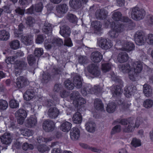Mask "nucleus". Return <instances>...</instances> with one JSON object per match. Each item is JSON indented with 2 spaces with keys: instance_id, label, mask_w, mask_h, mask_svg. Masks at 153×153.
Masks as SVG:
<instances>
[{
  "instance_id": "nucleus-60",
  "label": "nucleus",
  "mask_w": 153,
  "mask_h": 153,
  "mask_svg": "<svg viewBox=\"0 0 153 153\" xmlns=\"http://www.w3.org/2000/svg\"><path fill=\"white\" fill-rule=\"evenodd\" d=\"M43 7L42 4L41 2L36 4L34 7V11L37 12H41Z\"/></svg>"
},
{
  "instance_id": "nucleus-13",
  "label": "nucleus",
  "mask_w": 153,
  "mask_h": 153,
  "mask_svg": "<svg viewBox=\"0 0 153 153\" xmlns=\"http://www.w3.org/2000/svg\"><path fill=\"white\" fill-rule=\"evenodd\" d=\"M56 9L58 16L61 17L67 12L68 7L66 4H61L56 6Z\"/></svg>"
},
{
  "instance_id": "nucleus-48",
  "label": "nucleus",
  "mask_w": 153,
  "mask_h": 153,
  "mask_svg": "<svg viewBox=\"0 0 153 153\" xmlns=\"http://www.w3.org/2000/svg\"><path fill=\"white\" fill-rule=\"evenodd\" d=\"M91 25L94 28L95 30L100 31L101 30L102 25L100 22L94 21L92 22Z\"/></svg>"
},
{
  "instance_id": "nucleus-43",
  "label": "nucleus",
  "mask_w": 153,
  "mask_h": 153,
  "mask_svg": "<svg viewBox=\"0 0 153 153\" xmlns=\"http://www.w3.org/2000/svg\"><path fill=\"white\" fill-rule=\"evenodd\" d=\"M122 130V128L120 125V124L116 125L112 128L111 134L112 135L119 133Z\"/></svg>"
},
{
  "instance_id": "nucleus-4",
  "label": "nucleus",
  "mask_w": 153,
  "mask_h": 153,
  "mask_svg": "<svg viewBox=\"0 0 153 153\" xmlns=\"http://www.w3.org/2000/svg\"><path fill=\"white\" fill-rule=\"evenodd\" d=\"M131 17L134 20H140L144 18L145 15L144 10L137 7L131 8Z\"/></svg>"
},
{
  "instance_id": "nucleus-58",
  "label": "nucleus",
  "mask_w": 153,
  "mask_h": 153,
  "mask_svg": "<svg viewBox=\"0 0 153 153\" xmlns=\"http://www.w3.org/2000/svg\"><path fill=\"white\" fill-rule=\"evenodd\" d=\"M67 19L71 22L76 23L77 19L75 16L72 14H69L67 15Z\"/></svg>"
},
{
  "instance_id": "nucleus-21",
  "label": "nucleus",
  "mask_w": 153,
  "mask_h": 153,
  "mask_svg": "<svg viewBox=\"0 0 153 153\" xmlns=\"http://www.w3.org/2000/svg\"><path fill=\"white\" fill-rule=\"evenodd\" d=\"M80 136V131L76 127L73 128L70 132L71 139L73 140H76L78 139Z\"/></svg>"
},
{
  "instance_id": "nucleus-6",
  "label": "nucleus",
  "mask_w": 153,
  "mask_h": 153,
  "mask_svg": "<svg viewBox=\"0 0 153 153\" xmlns=\"http://www.w3.org/2000/svg\"><path fill=\"white\" fill-rule=\"evenodd\" d=\"M118 67L120 71L124 73H127L129 79L133 81L134 79V77H135V74L134 75L133 74V71L134 69L131 68L130 65L128 64H124L122 65H120Z\"/></svg>"
},
{
  "instance_id": "nucleus-11",
  "label": "nucleus",
  "mask_w": 153,
  "mask_h": 153,
  "mask_svg": "<svg viewBox=\"0 0 153 153\" xmlns=\"http://www.w3.org/2000/svg\"><path fill=\"white\" fill-rule=\"evenodd\" d=\"M98 44L100 47L105 50L109 49L113 46V44L110 40L104 38L98 39Z\"/></svg>"
},
{
  "instance_id": "nucleus-1",
  "label": "nucleus",
  "mask_w": 153,
  "mask_h": 153,
  "mask_svg": "<svg viewBox=\"0 0 153 153\" xmlns=\"http://www.w3.org/2000/svg\"><path fill=\"white\" fill-rule=\"evenodd\" d=\"M140 119L137 118L135 123L133 120H130L126 119L120 120L117 119L114 121L113 125H115L117 123H120L123 125L122 128V131L125 133H130L133 132L135 128H138L140 124Z\"/></svg>"
},
{
  "instance_id": "nucleus-41",
  "label": "nucleus",
  "mask_w": 153,
  "mask_h": 153,
  "mask_svg": "<svg viewBox=\"0 0 153 153\" xmlns=\"http://www.w3.org/2000/svg\"><path fill=\"white\" fill-rule=\"evenodd\" d=\"M81 92L83 96H86L88 94H92L93 91H92L91 85H86L81 90Z\"/></svg>"
},
{
  "instance_id": "nucleus-52",
  "label": "nucleus",
  "mask_w": 153,
  "mask_h": 153,
  "mask_svg": "<svg viewBox=\"0 0 153 153\" xmlns=\"http://www.w3.org/2000/svg\"><path fill=\"white\" fill-rule=\"evenodd\" d=\"M129 20L128 22H126V24H120L124 26V30L126 29V28L127 30H130L133 28L134 24L131 22L130 19Z\"/></svg>"
},
{
  "instance_id": "nucleus-32",
  "label": "nucleus",
  "mask_w": 153,
  "mask_h": 153,
  "mask_svg": "<svg viewBox=\"0 0 153 153\" xmlns=\"http://www.w3.org/2000/svg\"><path fill=\"white\" fill-rule=\"evenodd\" d=\"M72 124L70 122H65L63 123L60 126V129L63 132H68L71 129Z\"/></svg>"
},
{
  "instance_id": "nucleus-61",
  "label": "nucleus",
  "mask_w": 153,
  "mask_h": 153,
  "mask_svg": "<svg viewBox=\"0 0 153 153\" xmlns=\"http://www.w3.org/2000/svg\"><path fill=\"white\" fill-rule=\"evenodd\" d=\"M43 53V51L41 48H36L34 52V54L36 56L39 57L41 56Z\"/></svg>"
},
{
  "instance_id": "nucleus-63",
  "label": "nucleus",
  "mask_w": 153,
  "mask_h": 153,
  "mask_svg": "<svg viewBox=\"0 0 153 153\" xmlns=\"http://www.w3.org/2000/svg\"><path fill=\"white\" fill-rule=\"evenodd\" d=\"M22 148L23 150L26 151L28 149L32 150L34 147L31 144H28L27 143H25L23 144Z\"/></svg>"
},
{
  "instance_id": "nucleus-37",
  "label": "nucleus",
  "mask_w": 153,
  "mask_h": 153,
  "mask_svg": "<svg viewBox=\"0 0 153 153\" xmlns=\"http://www.w3.org/2000/svg\"><path fill=\"white\" fill-rule=\"evenodd\" d=\"M9 45L11 49L16 50L20 47V42L18 40L14 39L11 41L9 43Z\"/></svg>"
},
{
  "instance_id": "nucleus-17",
  "label": "nucleus",
  "mask_w": 153,
  "mask_h": 153,
  "mask_svg": "<svg viewBox=\"0 0 153 153\" xmlns=\"http://www.w3.org/2000/svg\"><path fill=\"white\" fill-rule=\"evenodd\" d=\"M88 71L92 75L96 77L99 76L101 73L98 67L94 64H91L88 66Z\"/></svg>"
},
{
  "instance_id": "nucleus-38",
  "label": "nucleus",
  "mask_w": 153,
  "mask_h": 153,
  "mask_svg": "<svg viewBox=\"0 0 153 153\" xmlns=\"http://www.w3.org/2000/svg\"><path fill=\"white\" fill-rule=\"evenodd\" d=\"M70 6L74 9H77L81 6V2L79 0H70L69 2Z\"/></svg>"
},
{
  "instance_id": "nucleus-3",
  "label": "nucleus",
  "mask_w": 153,
  "mask_h": 153,
  "mask_svg": "<svg viewBox=\"0 0 153 153\" xmlns=\"http://www.w3.org/2000/svg\"><path fill=\"white\" fill-rule=\"evenodd\" d=\"M60 34L65 38V45L68 47H71L73 44L71 39L68 38L70 35L71 30L69 27L67 26L64 25L60 27Z\"/></svg>"
},
{
  "instance_id": "nucleus-55",
  "label": "nucleus",
  "mask_w": 153,
  "mask_h": 153,
  "mask_svg": "<svg viewBox=\"0 0 153 153\" xmlns=\"http://www.w3.org/2000/svg\"><path fill=\"white\" fill-rule=\"evenodd\" d=\"M66 88L69 90H72L75 86L74 83H73L69 79L66 80L64 82Z\"/></svg>"
},
{
  "instance_id": "nucleus-26",
  "label": "nucleus",
  "mask_w": 153,
  "mask_h": 153,
  "mask_svg": "<svg viewBox=\"0 0 153 153\" xmlns=\"http://www.w3.org/2000/svg\"><path fill=\"white\" fill-rule=\"evenodd\" d=\"M42 30L45 34L50 35L52 32V27L51 24L48 22H45L43 24Z\"/></svg>"
},
{
  "instance_id": "nucleus-5",
  "label": "nucleus",
  "mask_w": 153,
  "mask_h": 153,
  "mask_svg": "<svg viewBox=\"0 0 153 153\" xmlns=\"http://www.w3.org/2000/svg\"><path fill=\"white\" fill-rule=\"evenodd\" d=\"M116 46H121V47L117 48L120 50L125 51L127 52L133 50L134 47V44L131 42L127 41H121L117 39L116 41Z\"/></svg>"
},
{
  "instance_id": "nucleus-46",
  "label": "nucleus",
  "mask_w": 153,
  "mask_h": 153,
  "mask_svg": "<svg viewBox=\"0 0 153 153\" xmlns=\"http://www.w3.org/2000/svg\"><path fill=\"white\" fill-rule=\"evenodd\" d=\"M145 23L149 27L153 26V15L149 14L147 16L145 20Z\"/></svg>"
},
{
  "instance_id": "nucleus-25",
  "label": "nucleus",
  "mask_w": 153,
  "mask_h": 153,
  "mask_svg": "<svg viewBox=\"0 0 153 153\" xmlns=\"http://www.w3.org/2000/svg\"><path fill=\"white\" fill-rule=\"evenodd\" d=\"M128 58L129 57L128 54L124 52L119 53L117 57L118 61L120 63H123L126 62Z\"/></svg>"
},
{
  "instance_id": "nucleus-16",
  "label": "nucleus",
  "mask_w": 153,
  "mask_h": 153,
  "mask_svg": "<svg viewBox=\"0 0 153 153\" xmlns=\"http://www.w3.org/2000/svg\"><path fill=\"white\" fill-rule=\"evenodd\" d=\"M28 83V81L27 79L23 76H20L18 77L16 79V86L19 88H22L26 86Z\"/></svg>"
},
{
  "instance_id": "nucleus-59",
  "label": "nucleus",
  "mask_w": 153,
  "mask_h": 153,
  "mask_svg": "<svg viewBox=\"0 0 153 153\" xmlns=\"http://www.w3.org/2000/svg\"><path fill=\"white\" fill-rule=\"evenodd\" d=\"M146 42L150 45H153V34H149L146 36Z\"/></svg>"
},
{
  "instance_id": "nucleus-34",
  "label": "nucleus",
  "mask_w": 153,
  "mask_h": 153,
  "mask_svg": "<svg viewBox=\"0 0 153 153\" xmlns=\"http://www.w3.org/2000/svg\"><path fill=\"white\" fill-rule=\"evenodd\" d=\"M85 126L86 129L88 132L92 133L94 131L95 125L93 121L88 122L86 123Z\"/></svg>"
},
{
  "instance_id": "nucleus-51",
  "label": "nucleus",
  "mask_w": 153,
  "mask_h": 153,
  "mask_svg": "<svg viewBox=\"0 0 153 153\" xmlns=\"http://www.w3.org/2000/svg\"><path fill=\"white\" fill-rule=\"evenodd\" d=\"M37 149L39 152L42 153L48 151L50 150L48 147L43 144L39 145L37 147Z\"/></svg>"
},
{
  "instance_id": "nucleus-7",
  "label": "nucleus",
  "mask_w": 153,
  "mask_h": 153,
  "mask_svg": "<svg viewBox=\"0 0 153 153\" xmlns=\"http://www.w3.org/2000/svg\"><path fill=\"white\" fill-rule=\"evenodd\" d=\"M131 68H133V74L134 75L135 74V77H134V79L133 81H134L137 80L138 74L141 72L143 69V65L142 63L139 61H134L132 62L131 64Z\"/></svg>"
},
{
  "instance_id": "nucleus-33",
  "label": "nucleus",
  "mask_w": 153,
  "mask_h": 153,
  "mask_svg": "<svg viewBox=\"0 0 153 153\" xmlns=\"http://www.w3.org/2000/svg\"><path fill=\"white\" fill-rule=\"evenodd\" d=\"M18 29H15L14 30V35L16 37H19L22 36L23 34V29L24 28V26L22 24H20L19 25Z\"/></svg>"
},
{
  "instance_id": "nucleus-9",
  "label": "nucleus",
  "mask_w": 153,
  "mask_h": 153,
  "mask_svg": "<svg viewBox=\"0 0 153 153\" xmlns=\"http://www.w3.org/2000/svg\"><path fill=\"white\" fill-rule=\"evenodd\" d=\"M135 42L139 45H143L146 42V36L145 33L142 31H137L135 35Z\"/></svg>"
},
{
  "instance_id": "nucleus-12",
  "label": "nucleus",
  "mask_w": 153,
  "mask_h": 153,
  "mask_svg": "<svg viewBox=\"0 0 153 153\" xmlns=\"http://www.w3.org/2000/svg\"><path fill=\"white\" fill-rule=\"evenodd\" d=\"M112 18L115 21L114 23L118 22L120 24L119 21L123 22H128L129 21V19L127 17H122V14L119 11L114 12L112 15Z\"/></svg>"
},
{
  "instance_id": "nucleus-27",
  "label": "nucleus",
  "mask_w": 153,
  "mask_h": 153,
  "mask_svg": "<svg viewBox=\"0 0 153 153\" xmlns=\"http://www.w3.org/2000/svg\"><path fill=\"white\" fill-rule=\"evenodd\" d=\"M107 13L104 9H100L97 10L95 13L96 18L98 19H105L107 16Z\"/></svg>"
},
{
  "instance_id": "nucleus-29",
  "label": "nucleus",
  "mask_w": 153,
  "mask_h": 153,
  "mask_svg": "<svg viewBox=\"0 0 153 153\" xmlns=\"http://www.w3.org/2000/svg\"><path fill=\"white\" fill-rule=\"evenodd\" d=\"M10 36V34L8 31L4 30H0V40L7 41L9 39Z\"/></svg>"
},
{
  "instance_id": "nucleus-62",
  "label": "nucleus",
  "mask_w": 153,
  "mask_h": 153,
  "mask_svg": "<svg viewBox=\"0 0 153 153\" xmlns=\"http://www.w3.org/2000/svg\"><path fill=\"white\" fill-rule=\"evenodd\" d=\"M9 105L11 108H16L19 107V103L16 100H12L10 101Z\"/></svg>"
},
{
  "instance_id": "nucleus-54",
  "label": "nucleus",
  "mask_w": 153,
  "mask_h": 153,
  "mask_svg": "<svg viewBox=\"0 0 153 153\" xmlns=\"http://www.w3.org/2000/svg\"><path fill=\"white\" fill-rule=\"evenodd\" d=\"M8 107L7 102L4 100H0V110H4Z\"/></svg>"
},
{
  "instance_id": "nucleus-39",
  "label": "nucleus",
  "mask_w": 153,
  "mask_h": 153,
  "mask_svg": "<svg viewBox=\"0 0 153 153\" xmlns=\"http://www.w3.org/2000/svg\"><path fill=\"white\" fill-rule=\"evenodd\" d=\"M72 120L73 122L76 124L79 123L82 121V118L80 113L76 112L73 115Z\"/></svg>"
},
{
  "instance_id": "nucleus-47",
  "label": "nucleus",
  "mask_w": 153,
  "mask_h": 153,
  "mask_svg": "<svg viewBox=\"0 0 153 153\" xmlns=\"http://www.w3.org/2000/svg\"><path fill=\"white\" fill-rule=\"evenodd\" d=\"M80 97V95L79 94L77 91L73 92L70 95L71 99L73 100L74 103L76 102V101Z\"/></svg>"
},
{
  "instance_id": "nucleus-49",
  "label": "nucleus",
  "mask_w": 153,
  "mask_h": 153,
  "mask_svg": "<svg viewBox=\"0 0 153 153\" xmlns=\"http://www.w3.org/2000/svg\"><path fill=\"white\" fill-rule=\"evenodd\" d=\"M143 104L145 108H150L153 105V101L151 99H146L144 101Z\"/></svg>"
},
{
  "instance_id": "nucleus-50",
  "label": "nucleus",
  "mask_w": 153,
  "mask_h": 153,
  "mask_svg": "<svg viewBox=\"0 0 153 153\" xmlns=\"http://www.w3.org/2000/svg\"><path fill=\"white\" fill-rule=\"evenodd\" d=\"M63 41L62 39L59 38L55 37L52 40V44L54 47L59 46L62 44Z\"/></svg>"
},
{
  "instance_id": "nucleus-10",
  "label": "nucleus",
  "mask_w": 153,
  "mask_h": 153,
  "mask_svg": "<svg viewBox=\"0 0 153 153\" xmlns=\"http://www.w3.org/2000/svg\"><path fill=\"white\" fill-rule=\"evenodd\" d=\"M16 117L18 118V123L21 125L22 124L26 117L27 114L26 111L23 109H19L15 113Z\"/></svg>"
},
{
  "instance_id": "nucleus-18",
  "label": "nucleus",
  "mask_w": 153,
  "mask_h": 153,
  "mask_svg": "<svg viewBox=\"0 0 153 153\" xmlns=\"http://www.w3.org/2000/svg\"><path fill=\"white\" fill-rule=\"evenodd\" d=\"M91 58L94 62L98 63L100 62L102 59V56L100 52L94 51L91 53Z\"/></svg>"
},
{
  "instance_id": "nucleus-36",
  "label": "nucleus",
  "mask_w": 153,
  "mask_h": 153,
  "mask_svg": "<svg viewBox=\"0 0 153 153\" xmlns=\"http://www.w3.org/2000/svg\"><path fill=\"white\" fill-rule=\"evenodd\" d=\"M130 145L132 149L139 147L141 145V140L137 138H133L131 141Z\"/></svg>"
},
{
  "instance_id": "nucleus-57",
  "label": "nucleus",
  "mask_w": 153,
  "mask_h": 153,
  "mask_svg": "<svg viewBox=\"0 0 153 153\" xmlns=\"http://www.w3.org/2000/svg\"><path fill=\"white\" fill-rule=\"evenodd\" d=\"M36 58L33 55H30L27 57L28 63L30 65H32L36 62Z\"/></svg>"
},
{
  "instance_id": "nucleus-42",
  "label": "nucleus",
  "mask_w": 153,
  "mask_h": 153,
  "mask_svg": "<svg viewBox=\"0 0 153 153\" xmlns=\"http://www.w3.org/2000/svg\"><path fill=\"white\" fill-rule=\"evenodd\" d=\"M116 104L113 102L109 103L107 105L106 110L109 113H113L116 108Z\"/></svg>"
},
{
  "instance_id": "nucleus-35",
  "label": "nucleus",
  "mask_w": 153,
  "mask_h": 153,
  "mask_svg": "<svg viewBox=\"0 0 153 153\" xmlns=\"http://www.w3.org/2000/svg\"><path fill=\"white\" fill-rule=\"evenodd\" d=\"M95 108L98 110L102 111L104 109V105L101 100L99 99H97L94 102Z\"/></svg>"
},
{
  "instance_id": "nucleus-64",
  "label": "nucleus",
  "mask_w": 153,
  "mask_h": 153,
  "mask_svg": "<svg viewBox=\"0 0 153 153\" xmlns=\"http://www.w3.org/2000/svg\"><path fill=\"white\" fill-rule=\"evenodd\" d=\"M35 22V20L33 18L31 17H28L26 20V23L27 25L30 26H32Z\"/></svg>"
},
{
  "instance_id": "nucleus-20",
  "label": "nucleus",
  "mask_w": 153,
  "mask_h": 153,
  "mask_svg": "<svg viewBox=\"0 0 153 153\" xmlns=\"http://www.w3.org/2000/svg\"><path fill=\"white\" fill-rule=\"evenodd\" d=\"M33 37L31 35H27L22 36L21 38L22 42L24 45H29L32 44L33 42Z\"/></svg>"
},
{
  "instance_id": "nucleus-8",
  "label": "nucleus",
  "mask_w": 153,
  "mask_h": 153,
  "mask_svg": "<svg viewBox=\"0 0 153 153\" xmlns=\"http://www.w3.org/2000/svg\"><path fill=\"white\" fill-rule=\"evenodd\" d=\"M27 63L22 60H17L15 62L14 72L16 76L19 75L22 70H25L27 68Z\"/></svg>"
},
{
  "instance_id": "nucleus-44",
  "label": "nucleus",
  "mask_w": 153,
  "mask_h": 153,
  "mask_svg": "<svg viewBox=\"0 0 153 153\" xmlns=\"http://www.w3.org/2000/svg\"><path fill=\"white\" fill-rule=\"evenodd\" d=\"M51 79V76L50 74L46 72H44L42 75L41 82L42 83H46Z\"/></svg>"
},
{
  "instance_id": "nucleus-2",
  "label": "nucleus",
  "mask_w": 153,
  "mask_h": 153,
  "mask_svg": "<svg viewBox=\"0 0 153 153\" xmlns=\"http://www.w3.org/2000/svg\"><path fill=\"white\" fill-rule=\"evenodd\" d=\"M111 26V30L108 33V35L111 39H114L119 35V33L124 30V26L118 22H112Z\"/></svg>"
},
{
  "instance_id": "nucleus-23",
  "label": "nucleus",
  "mask_w": 153,
  "mask_h": 153,
  "mask_svg": "<svg viewBox=\"0 0 153 153\" xmlns=\"http://www.w3.org/2000/svg\"><path fill=\"white\" fill-rule=\"evenodd\" d=\"M136 90V87L133 85H129L124 88V94L126 97H129Z\"/></svg>"
},
{
  "instance_id": "nucleus-24",
  "label": "nucleus",
  "mask_w": 153,
  "mask_h": 153,
  "mask_svg": "<svg viewBox=\"0 0 153 153\" xmlns=\"http://www.w3.org/2000/svg\"><path fill=\"white\" fill-rule=\"evenodd\" d=\"M73 82L76 88H79L81 87L82 85V79L79 75L75 74L73 78Z\"/></svg>"
},
{
  "instance_id": "nucleus-28",
  "label": "nucleus",
  "mask_w": 153,
  "mask_h": 153,
  "mask_svg": "<svg viewBox=\"0 0 153 153\" xmlns=\"http://www.w3.org/2000/svg\"><path fill=\"white\" fill-rule=\"evenodd\" d=\"M36 118L34 116H32L27 120L26 125L28 127H33L35 126L37 124Z\"/></svg>"
},
{
  "instance_id": "nucleus-31",
  "label": "nucleus",
  "mask_w": 153,
  "mask_h": 153,
  "mask_svg": "<svg viewBox=\"0 0 153 153\" xmlns=\"http://www.w3.org/2000/svg\"><path fill=\"white\" fill-rule=\"evenodd\" d=\"M143 91L146 96L149 97L151 95L152 89L149 85L145 84L143 86Z\"/></svg>"
},
{
  "instance_id": "nucleus-40",
  "label": "nucleus",
  "mask_w": 153,
  "mask_h": 153,
  "mask_svg": "<svg viewBox=\"0 0 153 153\" xmlns=\"http://www.w3.org/2000/svg\"><path fill=\"white\" fill-rule=\"evenodd\" d=\"M112 67L111 64L110 63H102L101 69L103 73H106L110 70Z\"/></svg>"
},
{
  "instance_id": "nucleus-53",
  "label": "nucleus",
  "mask_w": 153,
  "mask_h": 153,
  "mask_svg": "<svg viewBox=\"0 0 153 153\" xmlns=\"http://www.w3.org/2000/svg\"><path fill=\"white\" fill-rule=\"evenodd\" d=\"M53 139L52 137H50L47 138H44L40 136L37 139V141L39 143L45 142L47 143L51 141Z\"/></svg>"
},
{
  "instance_id": "nucleus-15",
  "label": "nucleus",
  "mask_w": 153,
  "mask_h": 153,
  "mask_svg": "<svg viewBox=\"0 0 153 153\" xmlns=\"http://www.w3.org/2000/svg\"><path fill=\"white\" fill-rule=\"evenodd\" d=\"M55 126V123L52 120H47L44 122L43 128L46 131L50 132L54 130Z\"/></svg>"
},
{
  "instance_id": "nucleus-30",
  "label": "nucleus",
  "mask_w": 153,
  "mask_h": 153,
  "mask_svg": "<svg viewBox=\"0 0 153 153\" xmlns=\"http://www.w3.org/2000/svg\"><path fill=\"white\" fill-rule=\"evenodd\" d=\"M111 91L113 95L114 96H119L122 92L121 87L120 85L112 86Z\"/></svg>"
},
{
  "instance_id": "nucleus-14",
  "label": "nucleus",
  "mask_w": 153,
  "mask_h": 153,
  "mask_svg": "<svg viewBox=\"0 0 153 153\" xmlns=\"http://www.w3.org/2000/svg\"><path fill=\"white\" fill-rule=\"evenodd\" d=\"M0 139L3 144L9 145L12 142L13 137L10 133L6 132L1 136Z\"/></svg>"
},
{
  "instance_id": "nucleus-56",
  "label": "nucleus",
  "mask_w": 153,
  "mask_h": 153,
  "mask_svg": "<svg viewBox=\"0 0 153 153\" xmlns=\"http://www.w3.org/2000/svg\"><path fill=\"white\" fill-rule=\"evenodd\" d=\"M79 63L82 65L86 64L88 61L87 58L84 56H80L78 57Z\"/></svg>"
},
{
  "instance_id": "nucleus-22",
  "label": "nucleus",
  "mask_w": 153,
  "mask_h": 153,
  "mask_svg": "<svg viewBox=\"0 0 153 153\" xmlns=\"http://www.w3.org/2000/svg\"><path fill=\"white\" fill-rule=\"evenodd\" d=\"M59 114V110L55 107L51 108L49 109L48 114L49 117L51 119H55L57 117Z\"/></svg>"
},
{
  "instance_id": "nucleus-45",
  "label": "nucleus",
  "mask_w": 153,
  "mask_h": 153,
  "mask_svg": "<svg viewBox=\"0 0 153 153\" xmlns=\"http://www.w3.org/2000/svg\"><path fill=\"white\" fill-rule=\"evenodd\" d=\"M21 133L24 136H32L33 134V131L31 130L26 129H19Z\"/></svg>"
},
{
  "instance_id": "nucleus-19",
  "label": "nucleus",
  "mask_w": 153,
  "mask_h": 153,
  "mask_svg": "<svg viewBox=\"0 0 153 153\" xmlns=\"http://www.w3.org/2000/svg\"><path fill=\"white\" fill-rule=\"evenodd\" d=\"M35 94V92L33 89H29L24 93V98L26 101L30 100L33 98Z\"/></svg>"
}]
</instances>
